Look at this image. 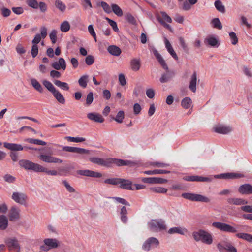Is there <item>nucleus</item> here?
<instances>
[{"instance_id": "1", "label": "nucleus", "mask_w": 252, "mask_h": 252, "mask_svg": "<svg viewBox=\"0 0 252 252\" xmlns=\"http://www.w3.org/2000/svg\"><path fill=\"white\" fill-rule=\"evenodd\" d=\"M89 161L93 163L102 166L106 167H111L115 164L118 166L129 165L131 162L128 160H124L115 158H108L103 159L96 157H92L89 158Z\"/></svg>"}, {"instance_id": "2", "label": "nucleus", "mask_w": 252, "mask_h": 252, "mask_svg": "<svg viewBox=\"0 0 252 252\" xmlns=\"http://www.w3.org/2000/svg\"><path fill=\"white\" fill-rule=\"evenodd\" d=\"M105 184H110L112 185H120L121 189L127 190H134L132 187V183L128 180L119 178H108L104 180Z\"/></svg>"}, {"instance_id": "3", "label": "nucleus", "mask_w": 252, "mask_h": 252, "mask_svg": "<svg viewBox=\"0 0 252 252\" xmlns=\"http://www.w3.org/2000/svg\"><path fill=\"white\" fill-rule=\"evenodd\" d=\"M192 235L193 239L197 242L201 241L207 245H211L213 243L212 234L204 230L199 229L197 231H194Z\"/></svg>"}, {"instance_id": "4", "label": "nucleus", "mask_w": 252, "mask_h": 252, "mask_svg": "<svg viewBox=\"0 0 252 252\" xmlns=\"http://www.w3.org/2000/svg\"><path fill=\"white\" fill-rule=\"evenodd\" d=\"M44 86L51 92L57 100L61 104H64L65 99L62 94L57 90L53 84L50 81L44 80L42 81Z\"/></svg>"}, {"instance_id": "5", "label": "nucleus", "mask_w": 252, "mask_h": 252, "mask_svg": "<svg viewBox=\"0 0 252 252\" xmlns=\"http://www.w3.org/2000/svg\"><path fill=\"white\" fill-rule=\"evenodd\" d=\"M182 196L186 199L192 201L201 202L205 203H209L210 202V199L209 198L198 194L184 193L182 194Z\"/></svg>"}, {"instance_id": "6", "label": "nucleus", "mask_w": 252, "mask_h": 252, "mask_svg": "<svg viewBox=\"0 0 252 252\" xmlns=\"http://www.w3.org/2000/svg\"><path fill=\"white\" fill-rule=\"evenodd\" d=\"M44 245L41 246L40 249L43 251H48L56 249L60 246V242L55 238H46L43 241Z\"/></svg>"}, {"instance_id": "7", "label": "nucleus", "mask_w": 252, "mask_h": 252, "mask_svg": "<svg viewBox=\"0 0 252 252\" xmlns=\"http://www.w3.org/2000/svg\"><path fill=\"white\" fill-rule=\"evenodd\" d=\"M148 226L152 232H158L166 229L164 221L162 220H152L148 223Z\"/></svg>"}, {"instance_id": "8", "label": "nucleus", "mask_w": 252, "mask_h": 252, "mask_svg": "<svg viewBox=\"0 0 252 252\" xmlns=\"http://www.w3.org/2000/svg\"><path fill=\"white\" fill-rule=\"evenodd\" d=\"M19 165L26 170H32L38 172L40 165L29 160L22 159L19 161Z\"/></svg>"}, {"instance_id": "9", "label": "nucleus", "mask_w": 252, "mask_h": 252, "mask_svg": "<svg viewBox=\"0 0 252 252\" xmlns=\"http://www.w3.org/2000/svg\"><path fill=\"white\" fill-rule=\"evenodd\" d=\"M212 226L223 232L229 233H236L237 230L236 228L230 225L229 224L220 222H214L212 223Z\"/></svg>"}, {"instance_id": "10", "label": "nucleus", "mask_w": 252, "mask_h": 252, "mask_svg": "<svg viewBox=\"0 0 252 252\" xmlns=\"http://www.w3.org/2000/svg\"><path fill=\"white\" fill-rule=\"evenodd\" d=\"M245 175L241 173H225L214 176V178L223 179H234L243 178Z\"/></svg>"}, {"instance_id": "11", "label": "nucleus", "mask_w": 252, "mask_h": 252, "mask_svg": "<svg viewBox=\"0 0 252 252\" xmlns=\"http://www.w3.org/2000/svg\"><path fill=\"white\" fill-rule=\"evenodd\" d=\"M6 246L8 248L9 251H20V247L18 241L15 238H8L5 241Z\"/></svg>"}, {"instance_id": "12", "label": "nucleus", "mask_w": 252, "mask_h": 252, "mask_svg": "<svg viewBox=\"0 0 252 252\" xmlns=\"http://www.w3.org/2000/svg\"><path fill=\"white\" fill-rule=\"evenodd\" d=\"M214 177H202L197 175H192L185 177L184 179L185 180L190 182H211Z\"/></svg>"}, {"instance_id": "13", "label": "nucleus", "mask_w": 252, "mask_h": 252, "mask_svg": "<svg viewBox=\"0 0 252 252\" xmlns=\"http://www.w3.org/2000/svg\"><path fill=\"white\" fill-rule=\"evenodd\" d=\"M38 158L41 161L46 163H62L63 160L50 155L41 154L39 155Z\"/></svg>"}, {"instance_id": "14", "label": "nucleus", "mask_w": 252, "mask_h": 252, "mask_svg": "<svg viewBox=\"0 0 252 252\" xmlns=\"http://www.w3.org/2000/svg\"><path fill=\"white\" fill-rule=\"evenodd\" d=\"M159 245L158 240L155 237H150L144 243L143 248L145 251H149L153 247H157Z\"/></svg>"}, {"instance_id": "15", "label": "nucleus", "mask_w": 252, "mask_h": 252, "mask_svg": "<svg viewBox=\"0 0 252 252\" xmlns=\"http://www.w3.org/2000/svg\"><path fill=\"white\" fill-rule=\"evenodd\" d=\"M217 247L220 251L225 250L229 252H237L236 248L230 242L219 243L217 245Z\"/></svg>"}, {"instance_id": "16", "label": "nucleus", "mask_w": 252, "mask_h": 252, "mask_svg": "<svg viewBox=\"0 0 252 252\" xmlns=\"http://www.w3.org/2000/svg\"><path fill=\"white\" fill-rule=\"evenodd\" d=\"M11 198L15 202L20 205H24L26 202L27 196L22 192H14L13 193Z\"/></svg>"}, {"instance_id": "17", "label": "nucleus", "mask_w": 252, "mask_h": 252, "mask_svg": "<svg viewBox=\"0 0 252 252\" xmlns=\"http://www.w3.org/2000/svg\"><path fill=\"white\" fill-rule=\"evenodd\" d=\"M63 150L64 151L76 153L80 154H89L90 153V151L89 150L70 146H64L63 148Z\"/></svg>"}, {"instance_id": "18", "label": "nucleus", "mask_w": 252, "mask_h": 252, "mask_svg": "<svg viewBox=\"0 0 252 252\" xmlns=\"http://www.w3.org/2000/svg\"><path fill=\"white\" fill-rule=\"evenodd\" d=\"M77 173L78 174L84 176H87V177H94V178H100L102 177L101 173L94 171L92 170H79L77 171Z\"/></svg>"}, {"instance_id": "19", "label": "nucleus", "mask_w": 252, "mask_h": 252, "mask_svg": "<svg viewBox=\"0 0 252 252\" xmlns=\"http://www.w3.org/2000/svg\"><path fill=\"white\" fill-rule=\"evenodd\" d=\"M41 34L37 33L35 35L34 39L32 40V43L34 45H37L40 42L41 38H45L47 35V29L45 27H42L40 29Z\"/></svg>"}, {"instance_id": "20", "label": "nucleus", "mask_w": 252, "mask_h": 252, "mask_svg": "<svg viewBox=\"0 0 252 252\" xmlns=\"http://www.w3.org/2000/svg\"><path fill=\"white\" fill-rule=\"evenodd\" d=\"M20 209L17 208L16 206H13L11 208L8 217L10 221H15L20 219Z\"/></svg>"}, {"instance_id": "21", "label": "nucleus", "mask_w": 252, "mask_h": 252, "mask_svg": "<svg viewBox=\"0 0 252 252\" xmlns=\"http://www.w3.org/2000/svg\"><path fill=\"white\" fill-rule=\"evenodd\" d=\"M238 192L242 194H252V186L250 184H243L239 187Z\"/></svg>"}, {"instance_id": "22", "label": "nucleus", "mask_w": 252, "mask_h": 252, "mask_svg": "<svg viewBox=\"0 0 252 252\" xmlns=\"http://www.w3.org/2000/svg\"><path fill=\"white\" fill-rule=\"evenodd\" d=\"M52 66L53 68L57 70L61 69L64 70L66 69V62L64 59L60 58L58 62H54L52 63Z\"/></svg>"}, {"instance_id": "23", "label": "nucleus", "mask_w": 252, "mask_h": 252, "mask_svg": "<svg viewBox=\"0 0 252 252\" xmlns=\"http://www.w3.org/2000/svg\"><path fill=\"white\" fill-rule=\"evenodd\" d=\"M152 51L154 56H155L159 63L160 64V65L163 67L164 69L168 70V67L167 65L166 64L164 59L161 57V55L158 52L157 49L155 48H153Z\"/></svg>"}, {"instance_id": "24", "label": "nucleus", "mask_w": 252, "mask_h": 252, "mask_svg": "<svg viewBox=\"0 0 252 252\" xmlns=\"http://www.w3.org/2000/svg\"><path fill=\"white\" fill-rule=\"evenodd\" d=\"M87 117L89 119L97 123H103L104 121V118L102 116L98 113H90L87 114Z\"/></svg>"}, {"instance_id": "25", "label": "nucleus", "mask_w": 252, "mask_h": 252, "mask_svg": "<svg viewBox=\"0 0 252 252\" xmlns=\"http://www.w3.org/2000/svg\"><path fill=\"white\" fill-rule=\"evenodd\" d=\"M3 145L5 148L14 151H22L24 148L21 145L15 143L4 142Z\"/></svg>"}, {"instance_id": "26", "label": "nucleus", "mask_w": 252, "mask_h": 252, "mask_svg": "<svg viewBox=\"0 0 252 252\" xmlns=\"http://www.w3.org/2000/svg\"><path fill=\"white\" fill-rule=\"evenodd\" d=\"M227 202L229 204L236 205H244L248 203L247 201L240 198H229L227 199Z\"/></svg>"}, {"instance_id": "27", "label": "nucleus", "mask_w": 252, "mask_h": 252, "mask_svg": "<svg viewBox=\"0 0 252 252\" xmlns=\"http://www.w3.org/2000/svg\"><path fill=\"white\" fill-rule=\"evenodd\" d=\"M214 130L217 133L226 134L230 132L232 128L229 126L221 125L215 127Z\"/></svg>"}, {"instance_id": "28", "label": "nucleus", "mask_w": 252, "mask_h": 252, "mask_svg": "<svg viewBox=\"0 0 252 252\" xmlns=\"http://www.w3.org/2000/svg\"><path fill=\"white\" fill-rule=\"evenodd\" d=\"M197 73L194 72L191 76L189 82V89L192 92L195 93L196 91Z\"/></svg>"}, {"instance_id": "29", "label": "nucleus", "mask_w": 252, "mask_h": 252, "mask_svg": "<svg viewBox=\"0 0 252 252\" xmlns=\"http://www.w3.org/2000/svg\"><path fill=\"white\" fill-rule=\"evenodd\" d=\"M130 68L134 71H137L141 66L140 59L134 58L130 62Z\"/></svg>"}, {"instance_id": "30", "label": "nucleus", "mask_w": 252, "mask_h": 252, "mask_svg": "<svg viewBox=\"0 0 252 252\" xmlns=\"http://www.w3.org/2000/svg\"><path fill=\"white\" fill-rule=\"evenodd\" d=\"M107 51L110 54L115 56H119L122 52L121 49L116 45L109 46Z\"/></svg>"}, {"instance_id": "31", "label": "nucleus", "mask_w": 252, "mask_h": 252, "mask_svg": "<svg viewBox=\"0 0 252 252\" xmlns=\"http://www.w3.org/2000/svg\"><path fill=\"white\" fill-rule=\"evenodd\" d=\"M174 76V73L173 71H168L166 73L162 74L160 78V81L162 83L167 82L171 79Z\"/></svg>"}, {"instance_id": "32", "label": "nucleus", "mask_w": 252, "mask_h": 252, "mask_svg": "<svg viewBox=\"0 0 252 252\" xmlns=\"http://www.w3.org/2000/svg\"><path fill=\"white\" fill-rule=\"evenodd\" d=\"M237 237L252 243V235L246 233H238L236 234Z\"/></svg>"}, {"instance_id": "33", "label": "nucleus", "mask_w": 252, "mask_h": 252, "mask_svg": "<svg viewBox=\"0 0 252 252\" xmlns=\"http://www.w3.org/2000/svg\"><path fill=\"white\" fill-rule=\"evenodd\" d=\"M31 82L33 87L39 93L43 92V88L39 82L34 78L31 79Z\"/></svg>"}, {"instance_id": "34", "label": "nucleus", "mask_w": 252, "mask_h": 252, "mask_svg": "<svg viewBox=\"0 0 252 252\" xmlns=\"http://www.w3.org/2000/svg\"><path fill=\"white\" fill-rule=\"evenodd\" d=\"M53 82L55 85L63 90L68 91L69 89V85L66 82H63L59 80H55Z\"/></svg>"}, {"instance_id": "35", "label": "nucleus", "mask_w": 252, "mask_h": 252, "mask_svg": "<svg viewBox=\"0 0 252 252\" xmlns=\"http://www.w3.org/2000/svg\"><path fill=\"white\" fill-rule=\"evenodd\" d=\"M8 226V219L4 215L0 216V229L3 230Z\"/></svg>"}, {"instance_id": "36", "label": "nucleus", "mask_w": 252, "mask_h": 252, "mask_svg": "<svg viewBox=\"0 0 252 252\" xmlns=\"http://www.w3.org/2000/svg\"><path fill=\"white\" fill-rule=\"evenodd\" d=\"M89 81V75H84L82 76L78 80V84L83 88H86Z\"/></svg>"}, {"instance_id": "37", "label": "nucleus", "mask_w": 252, "mask_h": 252, "mask_svg": "<svg viewBox=\"0 0 252 252\" xmlns=\"http://www.w3.org/2000/svg\"><path fill=\"white\" fill-rule=\"evenodd\" d=\"M170 171L162 169H155L153 170H147L144 172V174L147 175H155L169 173Z\"/></svg>"}, {"instance_id": "38", "label": "nucleus", "mask_w": 252, "mask_h": 252, "mask_svg": "<svg viewBox=\"0 0 252 252\" xmlns=\"http://www.w3.org/2000/svg\"><path fill=\"white\" fill-rule=\"evenodd\" d=\"M111 10L118 17H121L123 15L122 9L116 4H112Z\"/></svg>"}, {"instance_id": "39", "label": "nucleus", "mask_w": 252, "mask_h": 252, "mask_svg": "<svg viewBox=\"0 0 252 252\" xmlns=\"http://www.w3.org/2000/svg\"><path fill=\"white\" fill-rule=\"evenodd\" d=\"M24 141L29 142L31 144H34L38 145L45 146L46 145V142L42 140L32 139V138H27L24 140Z\"/></svg>"}, {"instance_id": "40", "label": "nucleus", "mask_w": 252, "mask_h": 252, "mask_svg": "<svg viewBox=\"0 0 252 252\" xmlns=\"http://www.w3.org/2000/svg\"><path fill=\"white\" fill-rule=\"evenodd\" d=\"M207 44L212 47L218 46V40L214 36H211L205 39Z\"/></svg>"}, {"instance_id": "41", "label": "nucleus", "mask_w": 252, "mask_h": 252, "mask_svg": "<svg viewBox=\"0 0 252 252\" xmlns=\"http://www.w3.org/2000/svg\"><path fill=\"white\" fill-rule=\"evenodd\" d=\"M211 23L214 28L219 30H221L222 28L221 23L218 18H215L213 19L211 22Z\"/></svg>"}, {"instance_id": "42", "label": "nucleus", "mask_w": 252, "mask_h": 252, "mask_svg": "<svg viewBox=\"0 0 252 252\" xmlns=\"http://www.w3.org/2000/svg\"><path fill=\"white\" fill-rule=\"evenodd\" d=\"M38 172H45L48 175L55 176L57 175V171L56 170H49L47 168L40 165Z\"/></svg>"}, {"instance_id": "43", "label": "nucleus", "mask_w": 252, "mask_h": 252, "mask_svg": "<svg viewBox=\"0 0 252 252\" xmlns=\"http://www.w3.org/2000/svg\"><path fill=\"white\" fill-rule=\"evenodd\" d=\"M191 100L189 97L184 98L181 101V105L185 109H188L190 107L191 104Z\"/></svg>"}, {"instance_id": "44", "label": "nucleus", "mask_w": 252, "mask_h": 252, "mask_svg": "<svg viewBox=\"0 0 252 252\" xmlns=\"http://www.w3.org/2000/svg\"><path fill=\"white\" fill-rule=\"evenodd\" d=\"M150 190L153 192L158 193H165L167 191V189L160 187H152L150 188Z\"/></svg>"}, {"instance_id": "45", "label": "nucleus", "mask_w": 252, "mask_h": 252, "mask_svg": "<svg viewBox=\"0 0 252 252\" xmlns=\"http://www.w3.org/2000/svg\"><path fill=\"white\" fill-rule=\"evenodd\" d=\"M55 5L57 8L59 9L61 12H63L66 9V6L60 0H56L55 3Z\"/></svg>"}, {"instance_id": "46", "label": "nucleus", "mask_w": 252, "mask_h": 252, "mask_svg": "<svg viewBox=\"0 0 252 252\" xmlns=\"http://www.w3.org/2000/svg\"><path fill=\"white\" fill-rule=\"evenodd\" d=\"M215 6L217 10L221 13L225 12V7L220 0H216L214 3Z\"/></svg>"}, {"instance_id": "47", "label": "nucleus", "mask_w": 252, "mask_h": 252, "mask_svg": "<svg viewBox=\"0 0 252 252\" xmlns=\"http://www.w3.org/2000/svg\"><path fill=\"white\" fill-rule=\"evenodd\" d=\"M113 120L116 121L119 123H122L124 118V112L123 111H120L117 113L115 118H112Z\"/></svg>"}, {"instance_id": "48", "label": "nucleus", "mask_w": 252, "mask_h": 252, "mask_svg": "<svg viewBox=\"0 0 252 252\" xmlns=\"http://www.w3.org/2000/svg\"><path fill=\"white\" fill-rule=\"evenodd\" d=\"M26 2L29 7L32 8L37 9L39 7L38 3L36 0H26Z\"/></svg>"}, {"instance_id": "49", "label": "nucleus", "mask_w": 252, "mask_h": 252, "mask_svg": "<svg viewBox=\"0 0 252 252\" xmlns=\"http://www.w3.org/2000/svg\"><path fill=\"white\" fill-rule=\"evenodd\" d=\"M68 141L72 142H82L85 140V138L83 137H74L71 136H67L65 137Z\"/></svg>"}, {"instance_id": "50", "label": "nucleus", "mask_w": 252, "mask_h": 252, "mask_svg": "<svg viewBox=\"0 0 252 252\" xmlns=\"http://www.w3.org/2000/svg\"><path fill=\"white\" fill-rule=\"evenodd\" d=\"M101 25L102 27V31L103 33L106 36H109L111 34V30L108 27V25L105 23L103 22L101 24Z\"/></svg>"}, {"instance_id": "51", "label": "nucleus", "mask_w": 252, "mask_h": 252, "mask_svg": "<svg viewBox=\"0 0 252 252\" xmlns=\"http://www.w3.org/2000/svg\"><path fill=\"white\" fill-rule=\"evenodd\" d=\"M70 28V26L68 22L64 21L61 24L60 29L63 32H66L69 30Z\"/></svg>"}, {"instance_id": "52", "label": "nucleus", "mask_w": 252, "mask_h": 252, "mask_svg": "<svg viewBox=\"0 0 252 252\" xmlns=\"http://www.w3.org/2000/svg\"><path fill=\"white\" fill-rule=\"evenodd\" d=\"M105 19L108 21V23L110 25L115 32H118L119 31V29L117 27V23L115 21L108 17H106Z\"/></svg>"}, {"instance_id": "53", "label": "nucleus", "mask_w": 252, "mask_h": 252, "mask_svg": "<svg viewBox=\"0 0 252 252\" xmlns=\"http://www.w3.org/2000/svg\"><path fill=\"white\" fill-rule=\"evenodd\" d=\"M101 6L102 7L103 10L108 14L111 13L112 10L111 7L106 2L102 1L101 2Z\"/></svg>"}, {"instance_id": "54", "label": "nucleus", "mask_w": 252, "mask_h": 252, "mask_svg": "<svg viewBox=\"0 0 252 252\" xmlns=\"http://www.w3.org/2000/svg\"><path fill=\"white\" fill-rule=\"evenodd\" d=\"M83 8L85 10L92 8V4L90 0H82L81 3Z\"/></svg>"}, {"instance_id": "55", "label": "nucleus", "mask_w": 252, "mask_h": 252, "mask_svg": "<svg viewBox=\"0 0 252 252\" xmlns=\"http://www.w3.org/2000/svg\"><path fill=\"white\" fill-rule=\"evenodd\" d=\"M168 233L169 234H174V233H178L181 234H183V231L182 229L178 227H172L169 229L168 230Z\"/></svg>"}, {"instance_id": "56", "label": "nucleus", "mask_w": 252, "mask_h": 252, "mask_svg": "<svg viewBox=\"0 0 252 252\" xmlns=\"http://www.w3.org/2000/svg\"><path fill=\"white\" fill-rule=\"evenodd\" d=\"M57 33L56 30H53L49 34L50 38L53 44H55L57 41Z\"/></svg>"}, {"instance_id": "57", "label": "nucleus", "mask_w": 252, "mask_h": 252, "mask_svg": "<svg viewBox=\"0 0 252 252\" xmlns=\"http://www.w3.org/2000/svg\"><path fill=\"white\" fill-rule=\"evenodd\" d=\"M229 36L231 39V43L233 45H236L238 41L236 33L234 32H231L229 33Z\"/></svg>"}, {"instance_id": "58", "label": "nucleus", "mask_w": 252, "mask_h": 252, "mask_svg": "<svg viewBox=\"0 0 252 252\" xmlns=\"http://www.w3.org/2000/svg\"><path fill=\"white\" fill-rule=\"evenodd\" d=\"M179 42L180 43L181 46L183 48L184 51L187 53H189V48L188 47V46L187 44L185 43V41L183 37H180L179 38Z\"/></svg>"}, {"instance_id": "59", "label": "nucleus", "mask_w": 252, "mask_h": 252, "mask_svg": "<svg viewBox=\"0 0 252 252\" xmlns=\"http://www.w3.org/2000/svg\"><path fill=\"white\" fill-rule=\"evenodd\" d=\"M150 165L158 167H166L169 166L167 163L160 162H151Z\"/></svg>"}, {"instance_id": "60", "label": "nucleus", "mask_w": 252, "mask_h": 252, "mask_svg": "<svg viewBox=\"0 0 252 252\" xmlns=\"http://www.w3.org/2000/svg\"><path fill=\"white\" fill-rule=\"evenodd\" d=\"M126 21L130 24L135 25L136 23V21L135 18L130 14H127L126 17Z\"/></svg>"}, {"instance_id": "61", "label": "nucleus", "mask_w": 252, "mask_h": 252, "mask_svg": "<svg viewBox=\"0 0 252 252\" xmlns=\"http://www.w3.org/2000/svg\"><path fill=\"white\" fill-rule=\"evenodd\" d=\"M38 53V47L37 45L33 44L32 50L31 54L33 58H35L37 56Z\"/></svg>"}, {"instance_id": "62", "label": "nucleus", "mask_w": 252, "mask_h": 252, "mask_svg": "<svg viewBox=\"0 0 252 252\" xmlns=\"http://www.w3.org/2000/svg\"><path fill=\"white\" fill-rule=\"evenodd\" d=\"M94 62V58L92 55H88L85 58V63L88 65H91L93 64Z\"/></svg>"}, {"instance_id": "63", "label": "nucleus", "mask_w": 252, "mask_h": 252, "mask_svg": "<svg viewBox=\"0 0 252 252\" xmlns=\"http://www.w3.org/2000/svg\"><path fill=\"white\" fill-rule=\"evenodd\" d=\"M94 100L93 93L92 92H90L87 95L86 98V104L87 105H90L93 102Z\"/></svg>"}, {"instance_id": "64", "label": "nucleus", "mask_w": 252, "mask_h": 252, "mask_svg": "<svg viewBox=\"0 0 252 252\" xmlns=\"http://www.w3.org/2000/svg\"><path fill=\"white\" fill-rule=\"evenodd\" d=\"M3 178L5 181L8 183H13L15 181V178L10 174H5Z\"/></svg>"}]
</instances>
